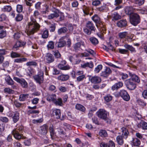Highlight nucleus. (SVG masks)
<instances>
[{
  "mask_svg": "<svg viewBox=\"0 0 147 147\" xmlns=\"http://www.w3.org/2000/svg\"><path fill=\"white\" fill-rule=\"evenodd\" d=\"M7 115L9 117H12L14 123H16L19 119V113L17 111L9 112Z\"/></svg>",
  "mask_w": 147,
  "mask_h": 147,
  "instance_id": "obj_5",
  "label": "nucleus"
},
{
  "mask_svg": "<svg viewBox=\"0 0 147 147\" xmlns=\"http://www.w3.org/2000/svg\"><path fill=\"white\" fill-rule=\"evenodd\" d=\"M102 67V66L101 65H98L95 68L94 70L95 73H99L100 70H101Z\"/></svg>",
  "mask_w": 147,
  "mask_h": 147,
  "instance_id": "obj_54",
  "label": "nucleus"
},
{
  "mask_svg": "<svg viewBox=\"0 0 147 147\" xmlns=\"http://www.w3.org/2000/svg\"><path fill=\"white\" fill-rule=\"evenodd\" d=\"M12 134L14 138L16 139L20 140L21 139H23L25 138V137L23 136L20 134L18 131L16 129H13L12 131Z\"/></svg>",
  "mask_w": 147,
  "mask_h": 147,
  "instance_id": "obj_9",
  "label": "nucleus"
},
{
  "mask_svg": "<svg viewBox=\"0 0 147 147\" xmlns=\"http://www.w3.org/2000/svg\"><path fill=\"white\" fill-rule=\"evenodd\" d=\"M30 21L28 22V25L26 26L27 34L29 36L33 34L39 29L40 26L38 23L33 16L30 17Z\"/></svg>",
  "mask_w": 147,
  "mask_h": 147,
  "instance_id": "obj_2",
  "label": "nucleus"
},
{
  "mask_svg": "<svg viewBox=\"0 0 147 147\" xmlns=\"http://www.w3.org/2000/svg\"><path fill=\"white\" fill-rule=\"evenodd\" d=\"M6 35V32L3 30L0 29V38H3Z\"/></svg>",
  "mask_w": 147,
  "mask_h": 147,
  "instance_id": "obj_56",
  "label": "nucleus"
},
{
  "mask_svg": "<svg viewBox=\"0 0 147 147\" xmlns=\"http://www.w3.org/2000/svg\"><path fill=\"white\" fill-rule=\"evenodd\" d=\"M116 141L118 144L120 145H122L124 143V140L123 137L121 136H118L117 137Z\"/></svg>",
  "mask_w": 147,
  "mask_h": 147,
  "instance_id": "obj_24",
  "label": "nucleus"
},
{
  "mask_svg": "<svg viewBox=\"0 0 147 147\" xmlns=\"http://www.w3.org/2000/svg\"><path fill=\"white\" fill-rule=\"evenodd\" d=\"M121 134L124 138L126 139L129 134L128 130L125 127H122L121 129Z\"/></svg>",
  "mask_w": 147,
  "mask_h": 147,
  "instance_id": "obj_20",
  "label": "nucleus"
},
{
  "mask_svg": "<svg viewBox=\"0 0 147 147\" xmlns=\"http://www.w3.org/2000/svg\"><path fill=\"white\" fill-rule=\"evenodd\" d=\"M89 40L92 45H96L98 43V39L94 37H90L89 38Z\"/></svg>",
  "mask_w": 147,
  "mask_h": 147,
  "instance_id": "obj_35",
  "label": "nucleus"
},
{
  "mask_svg": "<svg viewBox=\"0 0 147 147\" xmlns=\"http://www.w3.org/2000/svg\"><path fill=\"white\" fill-rule=\"evenodd\" d=\"M39 130V132L40 134L43 135L46 134L47 132L48 126L44 124L40 127Z\"/></svg>",
  "mask_w": 147,
  "mask_h": 147,
  "instance_id": "obj_15",
  "label": "nucleus"
},
{
  "mask_svg": "<svg viewBox=\"0 0 147 147\" xmlns=\"http://www.w3.org/2000/svg\"><path fill=\"white\" fill-rule=\"evenodd\" d=\"M26 65L28 66H36L37 65V63L34 61H31L27 62Z\"/></svg>",
  "mask_w": 147,
  "mask_h": 147,
  "instance_id": "obj_50",
  "label": "nucleus"
},
{
  "mask_svg": "<svg viewBox=\"0 0 147 147\" xmlns=\"http://www.w3.org/2000/svg\"><path fill=\"white\" fill-rule=\"evenodd\" d=\"M89 79L90 81L93 84H96L100 83L101 81L100 78L98 76H90Z\"/></svg>",
  "mask_w": 147,
  "mask_h": 147,
  "instance_id": "obj_11",
  "label": "nucleus"
},
{
  "mask_svg": "<svg viewBox=\"0 0 147 147\" xmlns=\"http://www.w3.org/2000/svg\"><path fill=\"white\" fill-rule=\"evenodd\" d=\"M107 7L106 5H104L100 7H98L97 9L98 10L100 11H103L104 10L107 9Z\"/></svg>",
  "mask_w": 147,
  "mask_h": 147,
  "instance_id": "obj_60",
  "label": "nucleus"
},
{
  "mask_svg": "<svg viewBox=\"0 0 147 147\" xmlns=\"http://www.w3.org/2000/svg\"><path fill=\"white\" fill-rule=\"evenodd\" d=\"M0 120L5 123H7L9 121L7 117H0Z\"/></svg>",
  "mask_w": 147,
  "mask_h": 147,
  "instance_id": "obj_62",
  "label": "nucleus"
},
{
  "mask_svg": "<svg viewBox=\"0 0 147 147\" xmlns=\"http://www.w3.org/2000/svg\"><path fill=\"white\" fill-rule=\"evenodd\" d=\"M104 99L106 101L109 102L112 100V96L110 95H108L105 97Z\"/></svg>",
  "mask_w": 147,
  "mask_h": 147,
  "instance_id": "obj_64",
  "label": "nucleus"
},
{
  "mask_svg": "<svg viewBox=\"0 0 147 147\" xmlns=\"http://www.w3.org/2000/svg\"><path fill=\"white\" fill-rule=\"evenodd\" d=\"M46 61L48 63H52L54 61V57L53 55L50 53L47 54L45 57Z\"/></svg>",
  "mask_w": 147,
  "mask_h": 147,
  "instance_id": "obj_14",
  "label": "nucleus"
},
{
  "mask_svg": "<svg viewBox=\"0 0 147 147\" xmlns=\"http://www.w3.org/2000/svg\"><path fill=\"white\" fill-rule=\"evenodd\" d=\"M59 15L58 12H54L53 13L51 14L48 16V19L51 20L55 18H57L59 17Z\"/></svg>",
  "mask_w": 147,
  "mask_h": 147,
  "instance_id": "obj_33",
  "label": "nucleus"
},
{
  "mask_svg": "<svg viewBox=\"0 0 147 147\" xmlns=\"http://www.w3.org/2000/svg\"><path fill=\"white\" fill-rule=\"evenodd\" d=\"M21 54L16 52H12L11 53V57L12 58H18L21 57Z\"/></svg>",
  "mask_w": 147,
  "mask_h": 147,
  "instance_id": "obj_40",
  "label": "nucleus"
},
{
  "mask_svg": "<svg viewBox=\"0 0 147 147\" xmlns=\"http://www.w3.org/2000/svg\"><path fill=\"white\" fill-rule=\"evenodd\" d=\"M13 79L17 82L20 83L23 88H26L28 87V83L24 79L20 78L17 77H14Z\"/></svg>",
  "mask_w": 147,
  "mask_h": 147,
  "instance_id": "obj_7",
  "label": "nucleus"
},
{
  "mask_svg": "<svg viewBox=\"0 0 147 147\" xmlns=\"http://www.w3.org/2000/svg\"><path fill=\"white\" fill-rule=\"evenodd\" d=\"M129 75L131 77L129 79L134 82L139 83L140 82V80L138 77L136 75L133 74L131 73H129Z\"/></svg>",
  "mask_w": 147,
  "mask_h": 147,
  "instance_id": "obj_17",
  "label": "nucleus"
},
{
  "mask_svg": "<svg viewBox=\"0 0 147 147\" xmlns=\"http://www.w3.org/2000/svg\"><path fill=\"white\" fill-rule=\"evenodd\" d=\"M84 96L87 100H91L94 98L93 95L88 94H85Z\"/></svg>",
  "mask_w": 147,
  "mask_h": 147,
  "instance_id": "obj_55",
  "label": "nucleus"
},
{
  "mask_svg": "<svg viewBox=\"0 0 147 147\" xmlns=\"http://www.w3.org/2000/svg\"><path fill=\"white\" fill-rule=\"evenodd\" d=\"M83 10L84 13L86 15H88L89 14V9L88 7L85 6L83 8Z\"/></svg>",
  "mask_w": 147,
  "mask_h": 147,
  "instance_id": "obj_61",
  "label": "nucleus"
},
{
  "mask_svg": "<svg viewBox=\"0 0 147 147\" xmlns=\"http://www.w3.org/2000/svg\"><path fill=\"white\" fill-rule=\"evenodd\" d=\"M23 10V7L22 5H17L16 10L18 13L22 12Z\"/></svg>",
  "mask_w": 147,
  "mask_h": 147,
  "instance_id": "obj_58",
  "label": "nucleus"
},
{
  "mask_svg": "<svg viewBox=\"0 0 147 147\" xmlns=\"http://www.w3.org/2000/svg\"><path fill=\"white\" fill-rule=\"evenodd\" d=\"M111 72V69L109 68L106 67L105 70L102 72L101 76L104 77H107Z\"/></svg>",
  "mask_w": 147,
  "mask_h": 147,
  "instance_id": "obj_16",
  "label": "nucleus"
},
{
  "mask_svg": "<svg viewBox=\"0 0 147 147\" xmlns=\"http://www.w3.org/2000/svg\"><path fill=\"white\" fill-rule=\"evenodd\" d=\"M10 99L11 100V102L13 105H14L15 106L17 107H20L21 105V104L20 103L18 102L16 100L14 99V98L12 97V98L11 97Z\"/></svg>",
  "mask_w": 147,
  "mask_h": 147,
  "instance_id": "obj_25",
  "label": "nucleus"
},
{
  "mask_svg": "<svg viewBox=\"0 0 147 147\" xmlns=\"http://www.w3.org/2000/svg\"><path fill=\"white\" fill-rule=\"evenodd\" d=\"M23 16L22 15L20 14H18L16 18V19L17 21H20L22 20Z\"/></svg>",
  "mask_w": 147,
  "mask_h": 147,
  "instance_id": "obj_59",
  "label": "nucleus"
},
{
  "mask_svg": "<svg viewBox=\"0 0 147 147\" xmlns=\"http://www.w3.org/2000/svg\"><path fill=\"white\" fill-rule=\"evenodd\" d=\"M99 134V135L102 137H106L107 135L106 131L104 130H100Z\"/></svg>",
  "mask_w": 147,
  "mask_h": 147,
  "instance_id": "obj_44",
  "label": "nucleus"
},
{
  "mask_svg": "<svg viewBox=\"0 0 147 147\" xmlns=\"http://www.w3.org/2000/svg\"><path fill=\"white\" fill-rule=\"evenodd\" d=\"M120 95L125 100L127 101L130 98L129 95L126 91L125 90H122L120 91Z\"/></svg>",
  "mask_w": 147,
  "mask_h": 147,
  "instance_id": "obj_10",
  "label": "nucleus"
},
{
  "mask_svg": "<svg viewBox=\"0 0 147 147\" xmlns=\"http://www.w3.org/2000/svg\"><path fill=\"white\" fill-rule=\"evenodd\" d=\"M81 46L85 47V44L83 41H81L79 42L76 43L74 45V48L75 50H78L79 49Z\"/></svg>",
  "mask_w": 147,
  "mask_h": 147,
  "instance_id": "obj_21",
  "label": "nucleus"
},
{
  "mask_svg": "<svg viewBox=\"0 0 147 147\" xmlns=\"http://www.w3.org/2000/svg\"><path fill=\"white\" fill-rule=\"evenodd\" d=\"M140 127L143 129L147 130V123L144 121L141 122L140 124Z\"/></svg>",
  "mask_w": 147,
  "mask_h": 147,
  "instance_id": "obj_46",
  "label": "nucleus"
},
{
  "mask_svg": "<svg viewBox=\"0 0 147 147\" xmlns=\"http://www.w3.org/2000/svg\"><path fill=\"white\" fill-rule=\"evenodd\" d=\"M121 17V16L116 12H115L113 13H112L111 15V18L113 20H118L120 19Z\"/></svg>",
  "mask_w": 147,
  "mask_h": 147,
  "instance_id": "obj_27",
  "label": "nucleus"
},
{
  "mask_svg": "<svg viewBox=\"0 0 147 147\" xmlns=\"http://www.w3.org/2000/svg\"><path fill=\"white\" fill-rule=\"evenodd\" d=\"M57 99L56 95L55 94H52L48 95L47 98V100L49 102H52L53 103Z\"/></svg>",
  "mask_w": 147,
  "mask_h": 147,
  "instance_id": "obj_18",
  "label": "nucleus"
},
{
  "mask_svg": "<svg viewBox=\"0 0 147 147\" xmlns=\"http://www.w3.org/2000/svg\"><path fill=\"white\" fill-rule=\"evenodd\" d=\"M97 114L99 118L105 120L107 118V112L104 109H99L97 112Z\"/></svg>",
  "mask_w": 147,
  "mask_h": 147,
  "instance_id": "obj_8",
  "label": "nucleus"
},
{
  "mask_svg": "<svg viewBox=\"0 0 147 147\" xmlns=\"http://www.w3.org/2000/svg\"><path fill=\"white\" fill-rule=\"evenodd\" d=\"M132 144L134 146H138L140 144V141L137 138L133 139L132 141Z\"/></svg>",
  "mask_w": 147,
  "mask_h": 147,
  "instance_id": "obj_29",
  "label": "nucleus"
},
{
  "mask_svg": "<svg viewBox=\"0 0 147 147\" xmlns=\"http://www.w3.org/2000/svg\"><path fill=\"white\" fill-rule=\"evenodd\" d=\"M69 60L70 61L75 64H78L80 63V59L75 60L74 58L72 56L70 57Z\"/></svg>",
  "mask_w": 147,
  "mask_h": 147,
  "instance_id": "obj_42",
  "label": "nucleus"
},
{
  "mask_svg": "<svg viewBox=\"0 0 147 147\" xmlns=\"http://www.w3.org/2000/svg\"><path fill=\"white\" fill-rule=\"evenodd\" d=\"M49 35V32L48 30L45 28L42 31V38H46L48 37Z\"/></svg>",
  "mask_w": 147,
  "mask_h": 147,
  "instance_id": "obj_38",
  "label": "nucleus"
},
{
  "mask_svg": "<svg viewBox=\"0 0 147 147\" xmlns=\"http://www.w3.org/2000/svg\"><path fill=\"white\" fill-rule=\"evenodd\" d=\"M7 83L9 85H12L13 84V81L9 75L7 76L5 78Z\"/></svg>",
  "mask_w": 147,
  "mask_h": 147,
  "instance_id": "obj_28",
  "label": "nucleus"
},
{
  "mask_svg": "<svg viewBox=\"0 0 147 147\" xmlns=\"http://www.w3.org/2000/svg\"><path fill=\"white\" fill-rule=\"evenodd\" d=\"M134 9L132 7H126L125 8V13L129 15L130 21L131 24L136 26L140 22L139 16L137 13H133Z\"/></svg>",
  "mask_w": 147,
  "mask_h": 147,
  "instance_id": "obj_1",
  "label": "nucleus"
},
{
  "mask_svg": "<svg viewBox=\"0 0 147 147\" xmlns=\"http://www.w3.org/2000/svg\"><path fill=\"white\" fill-rule=\"evenodd\" d=\"M25 45V42L17 41L13 46V48L17 50L19 47H22Z\"/></svg>",
  "mask_w": 147,
  "mask_h": 147,
  "instance_id": "obj_26",
  "label": "nucleus"
},
{
  "mask_svg": "<svg viewBox=\"0 0 147 147\" xmlns=\"http://www.w3.org/2000/svg\"><path fill=\"white\" fill-rule=\"evenodd\" d=\"M12 8L10 5H6L4 6L1 9L2 11L3 12H9L10 11Z\"/></svg>",
  "mask_w": 147,
  "mask_h": 147,
  "instance_id": "obj_36",
  "label": "nucleus"
},
{
  "mask_svg": "<svg viewBox=\"0 0 147 147\" xmlns=\"http://www.w3.org/2000/svg\"><path fill=\"white\" fill-rule=\"evenodd\" d=\"M52 114L57 119L60 118L61 116L60 110L57 109H52Z\"/></svg>",
  "mask_w": 147,
  "mask_h": 147,
  "instance_id": "obj_19",
  "label": "nucleus"
},
{
  "mask_svg": "<svg viewBox=\"0 0 147 147\" xmlns=\"http://www.w3.org/2000/svg\"><path fill=\"white\" fill-rule=\"evenodd\" d=\"M39 111L38 110H33L31 109L27 111V113L28 115H30L32 114H38Z\"/></svg>",
  "mask_w": 147,
  "mask_h": 147,
  "instance_id": "obj_53",
  "label": "nucleus"
},
{
  "mask_svg": "<svg viewBox=\"0 0 147 147\" xmlns=\"http://www.w3.org/2000/svg\"><path fill=\"white\" fill-rule=\"evenodd\" d=\"M49 131L50 134V135L51 137H53L55 134V131L54 129L53 125H51L49 127Z\"/></svg>",
  "mask_w": 147,
  "mask_h": 147,
  "instance_id": "obj_47",
  "label": "nucleus"
},
{
  "mask_svg": "<svg viewBox=\"0 0 147 147\" xmlns=\"http://www.w3.org/2000/svg\"><path fill=\"white\" fill-rule=\"evenodd\" d=\"M54 56L56 58H59L61 57V55L58 50H54L53 51Z\"/></svg>",
  "mask_w": 147,
  "mask_h": 147,
  "instance_id": "obj_51",
  "label": "nucleus"
},
{
  "mask_svg": "<svg viewBox=\"0 0 147 147\" xmlns=\"http://www.w3.org/2000/svg\"><path fill=\"white\" fill-rule=\"evenodd\" d=\"M47 47L48 49H53L54 48V42L52 41H50L48 42Z\"/></svg>",
  "mask_w": 147,
  "mask_h": 147,
  "instance_id": "obj_48",
  "label": "nucleus"
},
{
  "mask_svg": "<svg viewBox=\"0 0 147 147\" xmlns=\"http://www.w3.org/2000/svg\"><path fill=\"white\" fill-rule=\"evenodd\" d=\"M53 103L56 105L60 106L63 105L62 99L61 98H58L57 99V98Z\"/></svg>",
  "mask_w": 147,
  "mask_h": 147,
  "instance_id": "obj_39",
  "label": "nucleus"
},
{
  "mask_svg": "<svg viewBox=\"0 0 147 147\" xmlns=\"http://www.w3.org/2000/svg\"><path fill=\"white\" fill-rule=\"evenodd\" d=\"M85 78V76L84 74L79 76L76 78V80L78 82L82 81Z\"/></svg>",
  "mask_w": 147,
  "mask_h": 147,
  "instance_id": "obj_52",
  "label": "nucleus"
},
{
  "mask_svg": "<svg viewBox=\"0 0 147 147\" xmlns=\"http://www.w3.org/2000/svg\"><path fill=\"white\" fill-rule=\"evenodd\" d=\"M86 26L91 31H94L95 29L94 26L92 22H88L86 24Z\"/></svg>",
  "mask_w": 147,
  "mask_h": 147,
  "instance_id": "obj_23",
  "label": "nucleus"
},
{
  "mask_svg": "<svg viewBox=\"0 0 147 147\" xmlns=\"http://www.w3.org/2000/svg\"><path fill=\"white\" fill-rule=\"evenodd\" d=\"M28 94H21L20 96L19 99L21 101H24L28 97Z\"/></svg>",
  "mask_w": 147,
  "mask_h": 147,
  "instance_id": "obj_43",
  "label": "nucleus"
},
{
  "mask_svg": "<svg viewBox=\"0 0 147 147\" xmlns=\"http://www.w3.org/2000/svg\"><path fill=\"white\" fill-rule=\"evenodd\" d=\"M75 107L77 109L82 112H84L85 110V108L84 106L80 104H76Z\"/></svg>",
  "mask_w": 147,
  "mask_h": 147,
  "instance_id": "obj_37",
  "label": "nucleus"
},
{
  "mask_svg": "<svg viewBox=\"0 0 147 147\" xmlns=\"http://www.w3.org/2000/svg\"><path fill=\"white\" fill-rule=\"evenodd\" d=\"M43 120L42 118H40L38 119H33L32 121V123L34 124L40 123L42 122Z\"/></svg>",
  "mask_w": 147,
  "mask_h": 147,
  "instance_id": "obj_57",
  "label": "nucleus"
},
{
  "mask_svg": "<svg viewBox=\"0 0 147 147\" xmlns=\"http://www.w3.org/2000/svg\"><path fill=\"white\" fill-rule=\"evenodd\" d=\"M68 31L67 28L65 27L61 28L58 29L57 32L59 35L64 34Z\"/></svg>",
  "mask_w": 147,
  "mask_h": 147,
  "instance_id": "obj_32",
  "label": "nucleus"
},
{
  "mask_svg": "<svg viewBox=\"0 0 147 147\" xmlns=\"http://www.w3.org/2000/svg\"><path fill=\"white\" fill-rule=\"evenodd\" d=\"M66 61L62 60L58 65V68L62 70H67L71 68V67L68 65H66Z\"/></svg>",
  "mask_w": 147,
  "mask_h": 147,
  "instance_id": "obj_4",
  "label": "nucleus"
},
{
  "mask_svg": "<svg viewBox=\"0 0 147 147\" xmlns=\"http://www.w3.org/2000/svg\"><path fill=\"white\" fill-rule=\"evenodd\" d=\"M43 72L41 71H39L37 75H36L33 76V78L36 81L40 84L43 81Z\"/></svg>",
  "mask_w": 147,
  "mask_h": 147,
  "instance_id": "obj_3",
  "label": "nucleus"
},
{
  "mask_svg": "<svg viewBox=\"0 0 147 147\" xmlns=\"http://www.w3.org/2000/svg\"><path fill=\"white\" fill-rule=\"evenodd\" d=\"M136 3L138 4L139 5L143 4L144 2V0H134Z\"/></svg>",
  "mask_w": 147,
  "mask_h": 147,
  "instance_id": "obj_63",
  "label": "nucleus"
},
{
  "mask_svg": "<svg viewBox=\"0 0 147 147\" xmlns=\"http://www.w3.org/2000/svg\"><path fill=\"white\" fill-rule=\"evenodd\" d=\"M27 61V59L25 58H19L14 59V62L15 63H22L25 62Z\"/></svg>",
  "mask_w": 147,
  "mask_h": 147,
  "instance_id": "obj_34",
  "label": "nucleus"
},
{
  "mask_svg": "<svg viewBox=\"0 0 147 147\" xmlns=\"http://www.w3.org/2000/svg\"><path fill=\"white\" fill-rule=\"evenodd\" d=\"M66 44V42L65 40L59 41L58 42L57 47L59 48L62 47Z\"/></svg>",
  "mask_w": 147,
  "mask_h": 147,
  "instance_id": "obj_45",
  "label": "nucleus"
},
{
  "mask_svg": "<svg viewBox=\"0 0 147 147\" xmlns=\"http://www.w3.org/2000/svg\"><path fill=\"white\" fill-rule=\"evenodd\" d=\"M117 25L119 27H123L127 26V22L125 20H121L117 23Z\"/></svg>",
  "mask_w": 147,
  "mask_h": 147,
  "instance_id": "obj_22",
  "label": "nucleus"
},
{
  "mask_svg": "<svg viewBox=\"0 0 147 147\" xmlns=\"http://www.w3.org/2000/svg\"><path fill=\"white\" fill-rule=\"evenodd\" d=\"M124 47L126 49L129 50L132 53H136V51L135 49L131 46L130 45L127 44H125Z\"/></svg>",
  "mask_w": 147,
  "mask_h": 147,
  "instance_id": "obj_30",
  "label": "nucleus"
},
{
  "mask_svg": "<svg viewBox=\"0 0 147 147\" xmlns=\"http://www.w3.org/2000/svg\"><path fill=\"white\" fill-rule=\"evenodd\" d=\"M59 90L61 92H64L67 91L68 89L67 87L65 86H59Z\"/></svg>",
  "mask_w": 147,
  "mask_h": 147,
  "instance_id": "obj_49",
  "label": "nucleus"
},
{
  "mask_svg": "<svg viewBox=\"0 0 147 147\" xmlns=\"http://www.w3.org/2000/svg\"><path fill=\"white\" fill-rule=\"evenodd\" d=\"M123 83L122 82H119L115 84L111 87V90L114 91L117 90L122 87L123 86Z\"/></svg>",
  "mask_w": 147,
  "mask_h": 147,
  "instance_id": "obj_13",
  "label": "nucleus"
},
{
  "mask_svg": "<svg viewBox=\"0 0 147 147\" xmlns=\"http://www.w3.org/2000/svg\"><path fill=\"white\" fill-rule=\"evenodd\" d=\"M125 83L127 88L129 90H134L136 87V85L134 82L129 79L126 80Z\"/></svg>",
  "mask_w": 147,
  "mask_h": 147,
  "instance_id": "obj_6",
  "label": "nucleus"
},
{
  "mask_svg": "<svg viewBox=\"0 0 147 147\" xmlns=\"http://www.w3.org/2000/svg\"><path fill=\"white\" fill-rule=\"evenodd\" d=\"M91 19L96 23H100V19L96 14H95L92 17Z\"/></svg>",
  "mask_w": 147,
  "mask_h": 147,
  "instance_id": "obj_31",
  "label": "nucleus"
},
{
  "mask_svg": "<svg viewBox=\"0 0 147 147\" xmlns=\"http://www.w3.org/2000/svg\"><path fill=\"white\" fill-rule=\"evenodd\" d=\"M69 78V76L67 74H61L59 76L57 77V79L59 80L64 81L68 80Z\"/></svg>",
  "mask_w": 147,
  "mask_h": 147,
  "instance_id": "obj_12",
  "label": "nucleus"
},
{
  "mask_svg": "<svg viewBox=\"0 0 147 147\" xmlns=\"http://www.w3.org/2000/svg\"><path fill=\"white\" fill-rule=\"evenodd\" d=\"M128 33L126 32H119L118 34L119 37L121 39L124 38L127 36Z\"/></svg>",
  "mask_w": 147,
  "mask_h": 147,
  "instance_id": "obj_41",
  "label": "nucleus"
}]
</instances>
